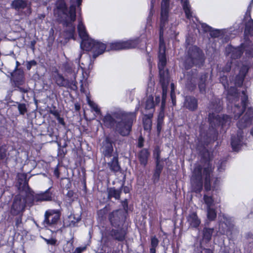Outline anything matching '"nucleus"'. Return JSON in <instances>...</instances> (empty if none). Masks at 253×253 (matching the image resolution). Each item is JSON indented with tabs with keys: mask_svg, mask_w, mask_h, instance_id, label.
<instances>
[{
	"mask_svg": "<svg viewBox=\"0 0 253 253\" xmlns=\"http://www.w3.org/2000/svg\"><path fill=\"white\" fill-rule=\"evenodd\" d=\"M245 51V54L248 58L253 57V45L250 41L247 40L241 44V47H234L231 45H228L226 47V56L230 58L226 66L222 69L223 73L228 72L231 68V65L234 64L236 67L234 68V72H238L234 83L230 81L229 83L227 77L224 75L221 76L220 73V81L227 91V99L228 101V107H231V111L234 114L235 120L240 118L241 115L245 112L243 117L238 121L237 126L239 128L235 135H232L231 145L234 151H239L241 147L245 144V139L243 135V129L250 126L253 120V108L249 106V100L246 90H243L240 95L232 84L237 86H241L244 80V78L248 72L249 64L246 62L243 63H238L236 60L240 57L243 53L242 49Z\"/></svg>",
	"mask_w": 253,
	"mask_h": 253,
	"instance_id": "obj_1",
	"label": "nucleus"
},
{
	"mask_svg": "<svg viewBox=\"0 0 253 253\" xmlns=\"http://www.w3.org/2000/svg\"><path fill=\"white\" fill-rule=\"evenodd\" d=\"M212 168L210 161H207L202 167L200 165H196L192 172L191 178V189L193 192L200 193L203 189V177H205L204 187L206 193L203 196V200L207 208L211 207L214 205V200L212 192L216 190L220 184V179L217 177H212Z\"/></svg>",
	"mask_w": 253,
	"mask_h": 253,
	"instance_id": "obj_2",
	"label": "nucleus"
},
{
	"mask_svg": "<svg viewBox=\"0 0 253 253\" xmlns=\"http://www.w3.org/2000/svg\"><path fill=\"white\" fill-rule=\"evenodd\" d=\"M209 120L210 126L212 130H211V133L207 135V143H210L215 141L217 138V131L216 127L220 126L223 130L225 131L231 123V118L226 115H219L217 113L222 110L220 100L218 98H214L210 103L209 106Z\"/></svg>",
	"mask_w": 253,
	"mask_h": 253,
	"instance_id": "obj_3",
	"label": "nucleus"
},
{
	"mask_svg": "<svg viewBox=\"0 0 253 253\" xmlns=\"http://www.w3.org/2000/svg\"><path fill=\"white\" fill-rule=\"evenodd\" d=\"M82 0H70V6L68 9L64 0H60L56 4V9L54 13L58 14L61 22L67 29L66 32L68 37L74 39L75 26L74 24L76 19V7L80 6Z\"/></svg>",
	"mask_w": 253,
	"mask_h": 253,
	"instance_id": "obj_4",
	"label": "nucleus"
},
{
	"mask_svg": "<svg viewBox=\"0 0 253 253\" xmlns=\"http://www.w3.org/2000/svg\"><path fill=\"white\" fill-rule=\"evenodd\" d=\"M135 112H120L116 113L113 118L108 114L103 118L104 125L107 127H112L115 126L116 130L121 135L126 136L129 134L132 123L135 120Z\"/></svg>",
	"mask_w": 253,
	"mask_h": 253,
	"instance_id": "obj_5",
	"label": "nucleus"
},
{
	"mask_svg": "<svg viewBox=\"0 0 253 253\" xmlns=\"http://www.w3.org/2000/svg\"><path fill=\"white\" fill-rule=\"evenodd\" d=\"M166 47L164 41H160L159 51L158 54V68L159 70L160 82L163 89L162 100L161 103V110L159 114L158 119V126H159L163 122L164 117V110L165 106L167 97L168 85L169 82V72L165 69L167 63V58L165 54ZM159 129V126H158Z\"/></svg>",
	"mask_w": 253,
	"mask_h": 253,
	"instance_id": "obj_6",
	"label": "nucleus"
},
{
	"mask_svg": "<svg viewBox=\"0 0 253 253\" xmlns=\"http://www.w3.org/2000/svg\"><path fill=\"white\" fill-rule=\"evenodd\" d=\"M235 223V219L233 217L222 214L219 218L218 232L220 234L225 235L229 238H231L234 234L238 232Z\"/></svg>",
	"mask_w": 253,
	"mask_h": 253,
	"instance_id": "obj_7",
	"label": "nucleus"
},
{
	"mask_svg": "<svg viewBox=\"0 0 253 253\" xmlns=\"http://www.w3.org/2000/svg\"><path fill=\"white\" fill-rule=\"evenodd\" d=\"M204 61V55L202 50L196 46L191 45L188 47L187 57L184 62V66L188 70L194 65L196 66L202 65Z\"/></svg>",
	"mask_w": 253,
	"mask_h": 253,
	"instance_id": "obj_8",
	"label": "nucleus"
},
{
	"mask_svg": "<svg viewBox=\"0 0 253 253\" xmlns=\"http://www.w3.org/2000/svg\"><path fill=\"white\" fill-rule=\"evenodd\" d=\"M60 214L59 210H48L44 214V219L42 224L44 226L49 229L52 232H56L61 227L59 222Z\"/></svg>",
	"mask_w": 253,
	"mask_h": 253,
	"instance_id": "obj_9",
	"label": "nucleus"
},
{
	"mask_svg": "<svg viewBox=\"0 0 253 253\" xmlns=\"http://www.w3.org/2000/svg\"><path fill=\"white\" fill-rule=\"evenodd\" d=\"M80 46L83 50L91 51L94 58L102 54L106 48L105 43L91 38L87 41H84L83 43H81Z\"/></svg>",
	"mask_w": 253,
	"mask_h": 253,
	"instance_id": "obj_10",
	"label": "nucleus"
},
{
	"mask_svg": "<svg viewBox=\"0 0 253 253\" xmlns=\"http://www.w3.org/2000/svg\"><path fill=\"white\" fill-rule=\"evenodd\" d=\"M169 6V0H162L161 3V11L160 26V41H164L163 34L168 20Z\"/></svg>",
	"mask_w": 253,
	"mask_h": 253,
	"instance_id": "obj_11",
	"label": "nucleus"
},
{
	"mask_svg": "<svg viewBox=\"0 0 253 253\" xmlns=\"http://www.w3.org/2000/svg\"><path fill=\"white\" fill-rule=\"evenodd\" d=\"M74 77L73 80L69 81L66 79L57 70L54 72L52 74V78L55 83L60 87L63 86L67 88H70L73 90L77 89V82L76 81V76L74 74Z\"/></svg>",
	"mask_w": 253,
	"mask_h": 253,
	"instance_id": "obj_12",
	"label": "nucleus"
},
{
	"mask_svg": "<svg viewBox=\"0 0 253 253\" xmlns=\"http://www.w3.org/2000/svg\"><path fill=\"white\" fill-rule=\"evenodd\" d=\"M142 39L143 38H141V41L139 38H136L125 41L115 42L111 44V47L112 49L116 50L135 48L137 47L138 43L140 42L146 43V40L142 41Z\"/></svg>",
	"mask_w": 253,
	"mask_h": 253,
	"instance_id": "obj_13",
	"label": "nucleus"
},
{
	"mask_svg": "<svg viewBox=\"0 0 253 253\" xmlns=\"http://www.w3.org/2000/svg\"><path fill=\"white\" fill-rule=\"evenodd\" d=\"M26 206V199L24 197L17 195L15 197L11 212L13 215H18L22 212Z\"/></svg>",
	"mask_w": 253,
	"mask_h": 253,
	"instance_id": "obj_14",
	"label": "nucleus"
},
{
	"mask_svg": "<svg viewBox=\"0 0 253 253\" xmlns=\"http://www.w3.org/2000/svg\"><path fill=\"white\" fill-rule=\"evenodd\" d=\"M109 220L114 227H120L123 226L124 218L123 212L121 210H116L109 214Z\"/></svg>",
	"mask_w": 253,
	"mask_h": 253,
	"instance_id": "obj_15",
	"label": "nucleus"
},
{
	"mask_svg": "<svg viewBox=\"0 0 253 253\" xmlns=\"http://www.w3.org/2000/svg\"><path fill=\"white\" fill-rule=\"evenodd\" d=\"M11 6L16 10L27 8V14L29 15L32 12L31 3L24 0H14L11 3Z\"/></svg>",
	"mask_w": 253,
	"mask_h": 253,
	"instance_id": "obj_16",
	"label": "nucleus"
},
{
	"mask_svg": "<svg viewBox=\"0 0 253 253\" xmlns=\"http://www.w3.org/2000/svg\"><path fill=\"white\" fill-rule=\"evenodd\" d=\"M187 83L186 85L190 90H193L196 86L198 81L196 71L191 70L186 75Z\"/></svg>",
	"mask_w": 253,
	"mask_h": 253,
	"instance_id": "obj_17",
	"label": "nucleus"
},
{
	"mask_svg": "<svg viewBox=\"0 0 253 253\" xmlns=\"http://www.w3.org/2000/svg\"><path fill=\"white\" fill-rule=\"evenodd\" d=\"M183 10L186 15V18L191 21L192 20L196 27H197V24L196 23V21L198 22V19L197 17L193 16V12L191 10V7L188 1V0H180Z\"/></svg>",
	"mask_w": 253,
	"mask_h": 253,
	"instance_id": "obj_18",
	"label": "nucleus"
},
{
	"mask_svg": "<svg viewBox=\"0 0 253 253\" xmlns=\"http://www.w3.org/2000/svg\"><path fill=\"white\" fill-rule=\"evenodd\" d=\"M123 226L115 227L116 229H113L111 232V236L119 241H124L126 234V230Z\"/></svg>",
	"mask_w": 253,
	"mask_h": 253,
	"instance_id": "obj_19",
	"label": "nucleus"
},
{
	"mask_svg": "<svg viewBox=\"0 0 253 253\" xmlns=\"http://www.w3.org/2000/svg\"><path fill=\"white\" fill-rule=\"evenodd\" d=\"M101 151L106 157H111L113 151L112 144L108 137H106L102 143Z\"/></svg>",
	"mask_w": 253,
	"mask_h": 253,
	"instance_id": "obj_20",
	"label": "nucleus"
},
{
	"mask_svg": "<svg viewBox=\"0 0 253 253\" xmlns=\"http://www.w3.org/2000/svg\"><path fill=\"white\" fill-rule=\"evenodd\" d=\"M187 222L190 227L195 228H198L201 223L200 219L195 212H192L188 214L187 217Z\"/></svg>",
	"mask_w": 253,
	"mask_h": 253,
	"instance_id": "obj_21",
	"label": "nucleus"
},
{
	"mask_svg": "<svg viewBox=\"0 0 253 253\" xmlns=\"http://www.w3.org/2000/svg\"><path fill=\"white\" fill-rule=\"evenodd\" d=\"M78 25V31L80 38L82 39V42L83 43L84 41H87L90 39L86 32L85 27L82 22V19H79Z\"/></svg>",
	"mask_w": 253,
	"mask_h": 253,
	"instance_id": "obj_22",
	"label": "nucleus"
},
{
	"mask_svg": "<svg viewBox=\"0 0 253 253\" xmlns=\"http://www.w3.org/2000/svg\"><path fill=\"white\" fill-rule=\"evenodd\" d=\"M198 106L197 99L191 96H186L185 99L184 106L190 110L193 111Z\"/></svg>",
	"mask_w": 253,
	"mask_h": 253,
	"instance_id": "obj_23",
	"label": "nucleus"
},
{
	"mask_svg": "<svg viewBox=\"0 0 253 253\" xmlns=\"http://www.w3.org/2000/svg\"><path fill=\"white\" fill-rule=\"evenodd\" d=\"M107 165L111 171L114 172L119 171L121 169V167L119 164L118 155L113 156V158L110 162L107 163Z\"/></svg>",
	"mask_w": 253,
	"mask_h": 253,
	"instance_id": "obj_24",
	"label": "nucleus"
},
{
	"mask_svg": "<svg viewBox=\"0 0 253 253\" xmlns=\"http://www.w3.org/2000/svg\"><path fill=\"white\" fill-rule=\"evenodd\" d=\"M37 201H48L52 199V194L49 189L43 193L38 194L35 198Z\"/></svg>",
	"mask_w": 253,
	"mask_h": 253,
	"instance_id": "obj_25",
	"label": "nucleus"
},
{
	"mask_svg": "<svg viewBox=\"0 0 253 253\" xmlns=\"http://www.w3.org/2000/svg\"><path fill=\"white\" fill-rule=\"evenodd\" d=\"M153 117V113H149L144 115L143 118L144 128L146 130H150L151 128L152 122L151 118Z\"/></svg>",
	"mask_w": 253,
	"mask_h": 253,
	"instance_id": "obj_26",
	"label": "nucleus"
},
{
	"mask_svg": "<svg viewBox=\"0 0 253 253\" xmlns=\"http://www.w3.org/2000/svg\"><path fill=\"white\" fill-rule=\"evenodd\" d=\"M214 231L213 228L205 227L203 230V241L207 243L209 242Z\"/></svg>",
	"mask_w": 253,
	"mask_h": 253,
	"instance_id": "obj_27",
	"label": "nucleus"
},
{
	"mask_svg": "<svg viewBox=\"0 0 253 253\" xmlns=\"http://www.w3.org/2000/svg\"><path fill=\"white\" fill-rule=\"evenodd\" d=\"M149 156L148 150L146 149H142L139 154V160L141 165L144 166L147 164L148 158Z\"/></svg>",
	"mask_w": 253,
	"mask_h": 253,
	"instance_id": "obj_28",
	"label": "nucleus"
},
{
	"mask_svg": "<svg viewBox=\"0 0 253 253\" xmlns=\"http://www.w3.org/2000/svg\"><path fill=\"white\" fill-rule=\"evenodd\" d=\"M163 166L161 163H156V169L153 176V179L154 183H157L160 178V174L163 170Z\"/></svg>",
	"mask_w": 253,
	"mask_h": 253,
	"instance_id": "obj_29",
	"label": "nucleus"
},
{
	"mask_svg": "<svg viewBox=\"0 0 253 253\" xmlns=\"http://www.w3.org/2000/svg\"><path fill=\"white\" fill-rule=\"evenodd\" d=\"M208 78V74H204L202 75L200 78L198 80L199 81V88L200 91L201 93H204L205 92L206 87V81Z\"/></svg>",
	"mask_w": 253,
	"mask_h": 253,
	"instance_id": "obj_30",
	"label": "nucleus"
},
{
	"mask_svg": "<svg viewBox=\"0 0 253 253\" xmlns=\"http://www.w3.org/2000/svg\"><path fill=\"white\" fill-rule=\"evenodd\" d=\"M207 215L209 220L213 221L215 220L217 215L215 210L212 207L207 208Z\"/></svg>",
	"mask_w": 253,
	"mask_h": 253,
	"instance_id": "obj_31",
	"label": "nucleus"
},
{
	"mask_svg": "<svg viewBox=\"0 0 253 253\" xmlns=\"http://www.w3.org/2000/svg\"><path fill=\"white\" fill-rule=\"evenodd\" d=\"M154 102L153 97L152 96H149L146 99L145 103V109L146 110H150V112H153V109L154 107Z\"/></svg>",
	"mask_w": 253,
	"mask_h": 253,
	"instance_id": "obj_32",
	"label": "nucleus"
},
{
	"mask_svg": "<svg viewBox=\"0 0 253 253\" xmlns=\"http://www.w3.org/2000/svg\"><path fill=\"white\" fill-rule=\"evenodd\" d=\"M121 193V191L120 190L111 188L108 190V197L109 198H114L116 200H118L120 199Z\"/></svg>",
	"mask_w": 253,
	"mask_h": 253,
	"instance_id": "obj_33",
	"label": "nucleus"
},
{
	"mask_svg": "<svg viewBox=\"0 0 253 253\" xmlns=\"http://www.w3.org/2000/svg\"><path fill=\"white\" fill-rule=\"evenodd\" d=\"M86 101L87 104L91 108L92 111H94L97 114H99L100 113V110L97 104L93 101L91 100L89 96L87 95L86 96Z\"/></svg>",
	"mask_w": 253,
	"mask_h": 253,
	"instance_id": "obj_34",
	"label": "nucleus"
},
{
	"mask_svg": "<svg viewBox=\"0 0 253 253\" xmlns=\"http://www.w3.org/2000/svg\"><path fill=\"white\" fill-rule=\"evenodd\" d=\"M245 35L253 36V20L250 19L246 24Z\"/></svg>",
	"mask_w": 253,
	"mask_h": 253,
	"instance_id": "obj_35",
	"label": "nucleus"
},
{
	"mask_svg": "<svg viewBox=\"0 0 253 253\" xmlns=\"http://www.w3.org/2000/svg\"><path fill=\"white\" fill-rule=\"evenodd\" d=\"M153 155L155 158L156 159V163H161V159H160V150L159 147H156L153 153Z\"/></svg>",
	"mask_w": 253,
	"mask_h": 253,
	"instance_id": "obj_36",
	"label": "nucleus"
},
{
	"mask_svg": "<svg viewBox=\"0 0 253 253\" xmlns=\"http://www.w3.org/2000/svg\"><path fill=\"white\" fill-rule=\"evenodd\" d=\"M64 251L66 253L70 252L73 250V242L68 241L63 248Z\"/></svg>",
	"mask_w": 253,
	"mask_h": 253,
	"instance_id": "obj_37",
	"label": "nucleus"
},
{
	"mask_svg": "<svg viewBox=\"0 0 253 253\" xmlns=\"http://www.w3.org/2000/svg\"><path fill=\"white\" fill-rule=\"evenodd\" d=\"M69 218L71 222V224L73 225H75L76 223L81 220V217L79 215H77L76 216L74 214L71 215Z\"/></svg>",
	"mask_w": 253,
	"mask_h": 253,
	"instance_id": "obj_38",
	"label": "nucleus"
},
{
	"mask_svg": "<svg viewBox=\"0 0 253 253\" xmlns=\"http://www.w3.org/2000/svg\"><path fill=\"white\" fill-rule=\"evenodd\" d=\"M159 242L158 239L155 236L152 237L151 239V248H156L158 246Z\"/></svg>",
	"mask_w": 253,
	"mask_h": 253,
	"instance_id": "obj_39",
	"label": "nucleus"
},
{
	"mask_svg": "<svg viewBox=\"0 0 253 253\" xmlns=\"http://www.w3.org/2000/svg\"><path fill=\"white\" fill-rule=\"evenodd\" d=\"M45 241V242L48 245H50L52 246H55L57 244V240L53 238H51L49 239H46L45 238H42Z\"/></svg>",
	"mask_w": 253,
	"mask_h": 253,
	"instance_id": "obj_40",
	"label": "nucleus"
},
{
	"mask_svg": "<svg viewBox=\"0 0 253 253\" xmlns=\"http://www.w3.org/2000/svg\"><path fill=\"white\" fill-rule=\"evenodd\" d=\"M14 82L16 85H22L24 83V76L23 73H21L19 78L17 79L14 77Z\"/></svg>",
	"mask_w": 253,
	"mask_h": 253,
	"instance_id": "obj_41",
	"label": "nucleus"
},
{
	"mask_svg": "<svg viewBox=\"0 0 253 253\" xmlns=\"http://www.w3.org/2000/svg\"><path fill=\"white\" fill-rule=\"evenodd\" d=\"M18 110L21 114H24L27 109L26 105L24 104H20L18 106Z\"/></svg>",
	"mask_w": 253,
	"mask_h": 253,
	"instance_id": "obj_42",
	"label": "nucleus"
},
{
	"mask_svg": "<svg viewBox=\"0 0 253 253\" xmlns=\"http://www.w3.org/2000/svg\"><path fill=\"white\" fill-rule=\"evenodd\" d=\"M201 28L205 32H211L212 28L205 23H201Z\"/></svg>",
	"mask_w": 253,
	"mask_h": 253,
	"instance_id": "obj_43",
	"label": "nucleus"
},
{
	"mask_svg": "<svg viewBox=\"0 0 253 253\" xmlns=\"http://www.w3.org/2000/svg\"><path fill=\"white\" fill-rule=\"evenodd\" d=\"M220 33H221V31L220 30H213L212 29L210 32V35L211 37H218L220 36Z\"/></svg>",
	"mask_w": 253,
	"mask_h": 253,
	"instance_id": "obj_44",
	"label": "nucleus"
},
{
	"mask_svg": "<svg viewBox=\"0 0 253 253\" xmlns=\"http://www.w3.org/2000/svg\"><path fill=\"white\" fill-rule=\"evenodd\" d=\"M37 65V62L35 60H32L27 62L26 64V67L28 70H30L32 66H36Z\"/></svg>",
	"mask_w": 253,
	"mask_h": 253,
	"instance_id": "obj_45",
	"label": "nucleus"
},
{
	"mask_svg": "<svg viewBox=\"0 0 253 253\" xmlns=\"http://www.w3.org/2000/svg\"><path fill=\"white\" fill-rule=\"evenodd\" d=\"M152 15H153L152 13L151 12H150L149 14V16H148L147 19V22H146V28H148V27H149L151 25Z\"/></svg>",
	"mask_w": 253,
	"mask_h": 253,
	"instance_id": "obj_46",
	"label": "nucleus"
},
{
	"mask_svg": "<svg viewBox=\"0 0 253 253\" xmlns=\"http://www.w3.org/2000/svg\"><path fill=\"white\" fill-rule=\"evenodd\" d=\"M225 167V162L222 161L220 162V164L217 166V169L219 171H222L224 169Z\"/></svg>",
	"mask_w": 253,
	"mask_h": 253,
	"instance_id": "obj_47",
	"label": "nucleus"
},
{
	"mask_svg": "<svg viewBox=\"0 0 253 253\" xmlns=\"http://www.w3.org/2000/svg\"><path fill=\"white\" fill-rule=\"evenodd\" d=\"M86 250V247H78L76 248L75 251H74L75 253H82L84 251Z\"/></svg>",
	"mask_w": 253,
	"mask_h": 253,
	"instance_id": "obj_48",
	"label": "nucleus"
},
{
	"mask_svg": "<svg viewBox=\"0 0 253 253\" xmlns=\"http://www.w3.org/2000/svg\"><path fill=\"white\" fill-rule=\"evenodd\" d=\"M144 139L141 137H139L138 140V147L141 148L143 146Z\"/></svg>",
	"mask_w": 253,
	"mask_h": 253,
	"instance_id": "obj_49",
	"label": "nucleus"
},
{
	"mask_svg": "<svg viewBox=\"0 0 253 253\" xmlns=\"http://www.w3.org/2000/svg\"><path fill=\"white\" fill-rule=\"evenodd\" d=\"M5 156V150L3 148H0V159Z\"/></svg>",
	"mask_w": 253,
	"mask_h": 253,
	"instance_id": "obj_50",
	"label": "nucleus"
},
{
	"mask_svg": "<svg viewBox=\"0 0 253 253\" xmlns=\"http://www.w3.org/2000/svg\"><path fill=\"white\" fill-rule=\"evenodd\" d=\"M169 30H170V37L171 38H175L176 36V32H175L174 28L173 27H171Z\"/></svg>",
	"mask_w": 253,
	"mask_h": 253,
	"instance_id": "obj_51",
	"label": "nucleus"
},
{
	"mask_svg": "<svg viewBox=\"0 0 253 253\" xmlns=\"http://www.w3.org/2000/svg\"><path fill=\"white\" fill-rule=\"evenodd\" d=\"M22 223V218L21 217H19L18 218H16V226L17 227H19L20 224Z\"/></svg>",
	"mask_w": 253,
	"mask_h": 253,
	"instance_id": "obj_52",
	"label": "nucleus"
},
{
	"mask_svg": "<svg viewBox=\"0 0 253 253\" xmlns=\"http://www.w3.org/2000/svg\"><path fill=\"white\" fill-rule=\"evenodd\" d=\"M170 97L172 100V102L173 105H175L176 104V100H175V94L170 93Z\"/></svg>",
	"mask_w": 253,
	"mask_h": 253,
	"instance_id": "obj_53",
	"label": "nucleus"
},
{
	"mask_svg": "<svg viewBox=\"0 0 253 253\" xmlns=\"http://www.w3.org/2000/svg\"><path fill=\"white\" fill-rule=\"evenodd\" d=\"M86 82V79L81 80V91H84V84Z\"/></svg>",
	"mask_w": 253,
	"mask_h": 253,
	"instance_id": "obj_54",
	"label": "nucleus"
},
{
	"mask_svg": "<svg viewBox=\"0 0 253 253\" xmlns=\"http://www.w3.org/2000/svg\"><path fill=\"white\" fill-rule=\"evenodd\" d=\"M82 54H83V52L82 51H81L80 52V53L79 54V55H78V58H77L76 59H75V62L76 63H78V64H80V58H81V56L82 55Z\"/></svg>",
	"mask_w": 253,
	"mask_h": 253,
	"instance_id": "obj_55",
	"label": "nucleus"
},
{
	"mask_svg": "<svg viewBox=\"0 0 253 253\" xmlns=\"http://www.w3.org/2000/svg\"><path fill=\"white\" fill-rule=\"evenodd\" d=\"M202 253H213L212 250L210 249H204Z\"/></svg>",
	"mask_w": 253,
	"mask_h": 253,
	"instance_id": "obj_56",
	"label": "nucleus"
},
{
	"mask_svg": "<svg viewBox=\"0 0 253 253\" xmlns=\"http://www.w3.org/2000/svg\"><path fill=\"white\" fill-rule=\"evenodd\" d=\"M253 0H252L250 5H249V6L248 7L247 12L250 13L252 8V6H253Z\"/></svg>",
	"mask_w": 253,
	"mask_h": 253,
	"instance_id": "obj_57",
	"label": "nucleus"
},
{
	"mask_svg": "<svg viewBox=\"0 0 253 253\" xmlns=\"http://www.w3.org/2000/svg\"><path fill=\"white\" fill-rule=\"evenodd\" d=\"M170 87H171V92H170V93L175 94V93H174V84L171 83L170 84Z\"/></svg>",
	"mask_w": 253,
	"mask_h": 253,
	"instance_id": "obj_58",
	"label": "nucleus"
},
{
	"mask_svg": "<svg viewBox=\"0 0 253 253\" xmlns=\"http://www.w3.org/2000/svg\"><path fill=\"white\" fill-rule=\"evenodd\" d=\"M66 71L69 73H71L72 72V69L69 66H67L66 67Z\"/></svg>",
	"mask_w": 253,
	"mask_h": 253,
	"instance_id": "obj_59",
	"label": "nucleus"
},
{
	"mask_svg": "<svg viewBox=\"0 0 253 253\" xmlns=\"http://www.w3.org/2000/svg\"><path fill=\"white\" fill-rule=\"evenodd\" d=\"M18 88L19 89V90L23 92H26L28 91V89L27 88H24L21 87H18Z\"/></svg>",
	"mask_w": 253,
	"mask_h": 253,
	"instance_id": "obj_60",
	"label": "nucleus"
},
{
	"mask_svg": "<svg viewBox=\"0 0 253 253\" xmlns=\"http://www.w3.org/2000/svg\"><path fill=\"white\" fill-rule=\"evenodd\" d=\"M161 98L160 96H156L155 97V102L156 104L159 103L160 102Z\"/></svg>",
	"mask_w": 253,
	"mask_h": 253,
	"instance_id": "obj_61",
	"label": "nucleus"
},
{
	"mask_svg": "<svg viewBox=\"0 0 253 253\" xmlns=\"http://www.w3.org/2000/svg\"><path fill=\"white\" fill-rule=\"evenodd\" d=\"M58 120L59 123L60 124H61V125H64V120H63V119L62 118H59L58 119Z\"/></svg>",
	"mask_w": 253,
	"mask_h": 253,
	"instance_id": "obj_62",
	"label": "nucleus"
},
{
	"mask_svg": "<svg viewBox=\"0 0 253 253\" xmlns=\"http://www.w3.org/2000/svg\"><path fill=\"white\" fill-rule=\"evenodd\" d=\"M150 253H156V248H150Z\"/></svg>",
	"mask_w": 253,
	"mask_h": 253,
	"instance_id": "obj_63",
	"label": "nucleus"
},
{
	"mask_svg": "<svg viewBox=\"0 0 253 253\" xmlns=\"http://www.w3.org/2000/svg\"><path fill=\"white\" fill-rule=\"evenodd\" d=\"M124 191L125 193H127L129 191V189L128 188L126 187H124Z\"/></svg>",
	"mask_w": 253,
	"mask_h": 253,
	"instance_id": "obj_64",
	"label": "nucleus"
}]
</instances>
